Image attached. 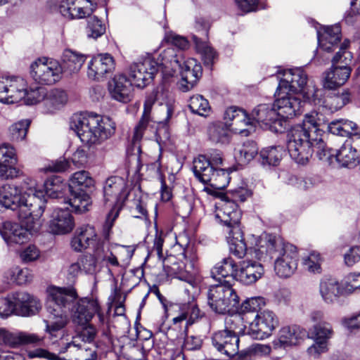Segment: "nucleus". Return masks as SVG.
Segmentation results:
<instances>
[{
  "instance_id": "26",
  "label": "nucleus",
  "mask_w": 360,
  "mask_h": 360,
  "mask_svg": "<svg viewBox=\"0 0 360 360\" xmlns=\"http://www.w3.org/2000/svg\"><path fill=\"white\" fill-rule=\"evenodd\" d=\"M16 302L17 314L30 316L37 314L41 309L40 301L26 292H17L13 295Z\"/></svg>"
},
{
  "instance_id": "1",
  "label": "nucleus",
  "mask_w": 360,
  "mask_h": 360,
  "mask_svg": "<svg viewBox=\"0 0 360 360\" xmlns=\"http://www.w3.org/2000/svg\"><path fill=\"white\" fill-rule=\"evenodd\" d=\"M49 318L44 320L46 332L52 336L62 330L68 323V314H72V321L84 326L89 323L93 316L97 314L100 321H103V315L96 300L83 298L77 300L78 295L72 286L56 287L48 290Z\"/></svg>"
},
{
  "instance_id": "56",
  "label": "nucleus",
  "mask_w": 360,
  "mask_h": 360,
  "mask_svg": "<svg viewBox=\"0 0 360 360\" xmlns=\"http://www.w3.org/2000/svg\"><path fill=\"white\" fill-rule=\"evenodd\" d=\"M321 90L314 86H309L306 91L301 92L302 103L307 102L314 105H323V100L321 99Z\"/></svg>"
},
{
  "instance_id": "37",
  "label": "nucleus",
  "mask_w": 360,
  "mask_h": 360,
  "mask_svg": "<svg viewBox=\"0 0 360 360\" xmlns=\"http://www.w3.org/2000/svg\"><path fill=\"white\" fill-rule=\"evenodd\" d=\"M67 101L68 95L65 91L60 89L46 90L44 105L45 111L47 113H52L63 107Z\"/></svg>"
},
{
  "instance_id": "32",
  "label": "nucleus",
  "mask_w": 360,
  "mask_h": 360,
  "mask_svg": "<svg viewBox=\"0 0 360 360\" xmlns=\"http://www.w3.org/2000/svg\"><path fill=\"white\" fill-rule=\"evenodd\" d=\"M238 266L235 261L231 257L223 259L218 262L211 270V276L213 278L221 281H226V278H231L236 280Z\"/></svg>"
},
{
  "instance_id": "62",
  "label": "nucleus",
  "mask_w": 360,
  "mask_h": 360,
  "mask_svg": "<svg viewBox=\"0 0 360 360\" xmlns=\"http://www.w3.org/2000/svg\"><path fill=\"white\" fill-rule=\"evenodd\" d=\"M345 293H352L360 289V273H352L347 276L343 286Z\"/></svg>"
},
{
  "instance_id": "38",
  "label": "nucleus",
  "mask_w": 360,
  "mask_h": 360,
  "mask_svg": "<svg viewBox=\"0 0 360 360\" xmlns=\"http://www.w3.org/2000/svg\"><path fill=\"white\" fill-rule=\"evenodd\" d=\"M335 160L339 167H352L360 162V156L347 141L338 150Z\"/></svg>"
},
{
  "instance_id": "22",
  "label": "nucleus",
  "mask_w": 360,
  "mask_h": 360,
  "mask_svg": "<svg viewBox=\"0 0 360 360\" xmlns=\"http://www.w3.org/2000/svg\"><path fill=\"white\" fill-rule=\"evenodd\" d=\"M25 229L16 223L11 221H5L3 223L1 228H0V234L7 244H22L27 242L29 239L28 230L37 231L40 228L41 225L36 229H32L27 227V226L20 221Z\"/></svg>"
},
{
  "instance_id": "16",
  "label": "nucleus",
  "mask_w": 360,
  "mask_h": 360,
  "mask_svg": "<svg viewBox=\"0 0 360 360\" xmlns=\"http://www.w3.org/2000/svg\"><path fill=\"white\" fill-rule=\"evenodd\" d=\"M96 7L94 0H62L58 9L65 18L81 19L90 17Z\"/></svg>"
},
{
  "instance_id": "30",
  "label": "nucleus",
  "mask_w": 360,
  "mask_h": 360,
  "mask_svg": "<svg viewBox=\"0 0 360 360\" xmlns=\"http://www.w3.org/2000/svg\"><path fill=\"white\" fill-rule=\"evenodd\" d=\"M264 274V266L260 263L243 261L236 274V280L245 285H250L261 278Z\"/></svg>"
},
{
  "instance_id": "52",
  "label": "nucleus",
  "mask_w": 360,
  "mask_h": 360,
  "mask_svg": "<svg viewBox=\"0 0 360 360\" xmlns=\"http://www.w3.org/2000/svg\"><path fill=\"white\" fill-rule=\"evenodd\" d=\"M105 32V26L96 16L90 17L88 20L86 33L89 37L97 39Z\"/></svg>"
},
{
  "instance_id": "43",
  "label": "nucleus",
  "mask_w": 360,
  "mask_h": 360,
  "mask_svg": "<svg viewBox=\"0 0 360 360\" xmlns=\"http://www.w3.org/2000/svg\"><path fill=\"white\" fill-rule=\"evenodd\" d=\"M46 194L52 198H60L66 191H69V184L63 182L60 177L54 176L44 183Z\"/></svg>"
},
{
  "instance_id": "11",
  "label": "nucleus",
  "mask_w": 360,
  "mask_h": 360,
  "mask_svg": "<svg viewBox=\"0 0 360 360\" xmlns=\"http://www.w3.org/2000/svg\"><path fill=\"white\" fill-rule=\"evenodd\" d=\"M30 75L36 82L51 85L60 80L63 69L56 60L39 58L31 64Z\"/></svg>"
},
{
  "instance_id": "17",
  "label": "nucleus",
  "mask_w": 360,
  "mask_h": 360,
  "mask_svg": "<svg viewBox=\"0 0 360 360\" xmlns=\"http://www.w3.org/2000/svg\"><path fill=\"white\" fill-rule=\"evenodd\" d=\"M278 98L276 99L274 107L278 114V117L283 119L291 118L296 115L302 106L300 94H293L291 93H279L276 91Z\"/></svg>"
},
{
  "instance_id": "33",
  "label": "nucleus",
  "mask_w": 360,
  "mask_h": 360,
  "mask_svg": "<svg viewBox=\"0 0 360 360\" xmlns=\"http://www.w3.org/2000/svg\"><path fill=\"white\" fill-rule=\"evenodd\" d=\"M319 292L321 297L326 303L334 302L340 295L345 294L343 287L333 278L321 280L319 285Z\"/></svg>"
},
{
  "instance_id": "5",
  "label": "nucleus",
  "mask_w": 360,
  "mask_h": 360,
  "mask_svg": "<svg viewBox=\"0 0 360 360\" xmlns=\"http://www.w3.org/2000/svg\"><path fill=\"white\" fill-rule=\"evenodd\" d=\"M0 205L6 209L18 211L20 221L29 229H36L41 224L40 218L44 207L41 199L35 193L22 194L18 186L4 184L0 186Z\"/></svg>"
},
{
  "instance_id": "12",
  "label": "nucleus",
  "mask_w": 360,
  "mask_h": 360,
  "mask_svg": "<svg viewBox=\"0 0 360 360\" xmlns=\"http://www.w3.org/2000/svg\"><path fill=\"white\" fill-rule=\"evenodd\" d=\"M278 324V321L275 314L265 310L255 316L247 333L253 339L263 340L271 335Z\"/></svg>"
},
{
  "instance_id": "42",
  "label": "nucleus",
  "mask_w": 360,
  "mask_h": 360,
  "mask_svg": "<svg viewBox=\"0 0 360 360\" xmlns=\"http://www.w3.org/2000/svg\"><path fill=\"white\" fill-rule=\"evenodd\" d=\"M9 78V94L8 103H14L25 98L27 94L26 84L23 79L20 77Z\"/></svg>"
},
{
  "instance_id": "58",
  "label": "nucleus",
  "mask_w": 360,
  "mask_h": 360,
  "mask_svg": "<svg viewBox=\"0 0 360 360\" xmlns=\"http://www.w3.org/2000/svg\"><path fill=\"white\" fill-rule=\"evenodd\" d=\"M264 304V298L260 297H251L242 303L241 311L245 315L251 312L257 314H259V311Z\"/></svg>"
},
{
  "instance_id": "63",
  "label": "nucleus",
  "mask_w": 360,
  "mask_h": 360,
  "mask_svg": "<svg viewBox=\"0 0 360 360\" xmlns=\"http://www.w3.org/2000/svg\"><path fill=\"white\" fill-rule=\"evenodd\" d=\"M225 330L234 332L238 335V333L241 332L243 329L242 318L237 314L227 316L225 319Z\"/></svg>"
},
{
  "instance_id": "34",
  "label": "nucleus",
  "mask_w": 360,
  "mask_h": 360,
  "mask_svg": "<svg viewBox=\"0 0 360 360\" xmlns=\"http://www.w3.org/2000/svg\"><path fill=\"white\" fill-rule=\"evenodd\" d=\"M157 101V92L153 91L149 94L144 102L143 112L141 119L134 128L133 141H139L143 136V132L150 121V114L152 108Z\"/></svg>"
},
{
  "instance_id": "61",
  "label": "nucleus",
  "mask_w": 360,
  "mask_h": 360,
  "mask_svg": "<svg viewBox=\"0 0 360 360\" xmlns=\"http://www.w3.org/2000/svg\"><path fill=\"white\" fill-rule=\"evenodd\" d=\"M344 262L347 266H353L360 262V245L349 248L344 254Z\"/></svg>"
},
{
  "instance_id": "15",
  "label": "nucleus",
  "mask_w": 360,
  "mask_h": 360,
  "mask_svg": "<svg viewBox=\"0 0 360 360\" xmlns=\"http://www.w3.org/2000/svg\"><path fill=\"white\" fill-rule=\"evenodd\" d=\"M103 194L105 203L122 208L129 195L125 181L119 176L108 178L103 187Z\"/></svg>"
},
{
  "instance_id": "10",
  "label": "nucleus",
  "mask_w": 360,
  "mask_h": 360,
  "mask_svg": "<svg viewBox=\"0 0 360 360\" xmlns=\"http://www.w3.org/2000/svg\"><path fill=\"white\" fill-rule=\"evenodd\" d=\"M165 55L171 56L169 63L172 69L174 71L179 70L181 75L182 82L180 89L183 91H189L196 84L201 75V66L196 63L193 59L186 62L174 53L173 49H168L165 52Z\"/></svg>"
},
{
  "instance_id": "24",
  "label": "nucleus",
  "mask_w": 360,
  "mask_h": 360,
  "mask_svg": "<svg viewBox=\"0 0 360 360\" xmlns=\"http://www.w3.org/2000/svg\"><path fill=\"white\" fill-rule=\"evenodd\" d=\"M306 335V330L300 326L283 327L280 330L278 338L273 342V346L275 349H285L299 344Z\"/></svg>"
},
{
  "instance_id": "54",
  "label": "nucleus",
  "mask_w": 360,
  "mask_h": 360,
  "mask_svg": "<svg viewBox=\"0 0 360 360\" xmlns=\"http://www.w3.org/2000/svg\"><path fill=\"white\" fill-rule=\"evenodd\" d=\"M229 174L224 169H216L209 185L215 189H224L229 183Z\"/></svg>"
},
{
  "instance_id": "7",
  "label": "nucleus",
  "mask_w": 360,
  "mask_h": 360,
  "mask_svg": "<svg viewBox=\"0 0 360 360\" xmlns=\"http://www.w3.org/2000/svg\"><path fill=\"white\" fill-rule=\"evenodd\" d=\"M94 186V181L88 172L82 170L73 174L69 184L70 196L68 203L75 212L89 210L91 205L90 193Z\"/></svg>"
},
{
  "instance_id": "28",
  "label": "nucleus",
  "mask_w": 360,
  "mask_h": 360,
  "mask_svg": "<svg viewBox=\"0 0 360 360\" xmlns=\"http://www.w3.org/2000/svg\"><path fill=\"white\" fill-rule=\"evenodd\" d=\"M319 49L330 53L336 49L341 40V28L338 25L323 27V32L318 31Z\"/></svg>"
},
{
  "instance_id": "18",
  "label": "nucleus",
  "mask_w": 360,
  "mask_h": 360,
  "mask_svg": "<svg viewBox=\"0 0 360 360\" xmlns=\"http://www.w3.org/2000/svg\"><path fill=\"white\" fill-rule=\"evenodd\" d=\"M133 85L124 74H117L109 81L108 91L113 99L127 103L133 98Z\"/></svg>"
},
{
  "instance_id": "29",
  "label": "nucleus",
  "mask_w": 360,
  "mask_h": 360,
  "mask_svg": "<svg viewBox=\"0 0 360 360\" xmlns=\"http://www.w3.org/2000/svg\"><path fill=\"white\" fill-rule=\"evenodd\" d=\"M98 235L93 226H86L72 237L71 247L76 252H82L88 248H94L98 240Z\"/></svg>"
},
{
  "instance_id": "41",
  "label": "nucleus",
  "mask_w": 360,
  "mask_h": 360,
  "mask_svg": "<svg viewBox=\"0 0 360 360\" xmlns=\"http://www.w3.org/2000/svg\"><path fill=\"white\" fill-rule=\"evenodd\" d=\"M350 101V94L347 91L342 93H330L326 96L323 101V107L330 112H335L341 109Z\"/></svg>"
},
{
  "instance_id": "53",
  "label": "nucleus",
  "mask_w": 360,
  "mask_h": 360,
  "mask_svg": "<svg viewBox=\"0 0 360 360\" xmlns=\"http://www.w3.org/2000/svg\"><path fill=\"white\" fill-rule=\"evenodd\" d=\"M314 151H316L320 160L328 162L329 165L333 164L335 154L332 153L331 148H328L323 142V134H321V140L317 141V144L314 145Z\"/></svg>"
},
{
  "instance_id": "21",
  "label": "nucleus",
  "mask_w": 360,
  "mask_h": 360,
  "mask_svg": "<svg viewBox=\"0 0 360 360\" xmlns=\"http://www.w3.org/2000/svg\"><path fill=\"white\" fill-rule=\"evenodd\" d=\"M212 343L221 353L233 357L238 352L239 338L234 332L220 330L212 338Z\"/></svg>"
},
{
  "instance_id": "47",
  "label": "nucleus",
  "mask_w": 360,
  "mask_h": 360,
  "mask_svg": "<svg viewBox=\"0 0 360 360\" xmlns=\"http://www.w3.org/2000/svg\"><path fill=\"white\" fill-rule=\"evenodd\" d=\"M192 39L195 44L197 51L201 53L204 63L210 65L216 57V52L210 44L198 36L193 35Z\"/></svg>"
},
{
  "instance_id": "6",
  "label": "nucleus",
  "mask_w": 360,
  "mask_h": 360,
  "mask_svg": "<svg viewBox=\"0 0 360 360\" xmlns=\"http://www.w3.org/2000/svg\"><path fill=\"white\" fill-rule=\"evenodd\" d=\"M70 128L82 143L91 146L109 139L115 131V124L108 117L74 114L70 122Z\"/></svg>"
},
{
  "instance_id": "64",
  "label": "nucleus",
  "mask_w": 360,
  "mask_h": 360,
  "mask_svg": "<svg viewBox=\"0 0 360 360\" xmlns=\"http://www.w3.org/2000/svg\"><path fill=\"white\" fill-rule=\"evenodd\" d=\"M94 256L97 260L103 261L108 253H110L112 250L108 243L101 240L98 237V240L95 246L93 248Z\"/></svg>"
},
{
  "instance_id": "51",
  "label": "nucleus",
  "mask_w": 360,
  "mask_h": 360,
  "mask_svg": "<svg viewBox=\"0 0 360 360\" xmlns=\"http://www.w3.org/2000/svg\"><path fill=\"white\" fill-rule=\"evenodd\" d=\"M271 352V347L267 345L255 344L240 354L241 360H252L257 355H266Z\"/></svg>"
},
{
  "instance_id": "60",
  "label": "nucleus",
  "mask_w": 360,
  "mask_h": 360,
  "mask_svg": "<svg viewBox=\"0 0 360 360\" xmlns=\"http://www.w3.org/2000/svg\"><path fill=\"white\" fill-rule=\"evenodd\" d=\"M46 95V89L44 87H37L36 89H30L27 91L26 100L29 104H36L39 102H42L43 105H44V99Z\"/></svg>"
},
{
  "instance_id": "48",
  "label": "nucleus",
  "mask_w": 360,
  "mask_h": 360,
  "mask_svg": "<svg viewBox=\"0 0 360 360\" xmlns=\"http://www.w3.org/2000/svg\"><path fill=\"white\" fill-rule=\"evenodd\" d=\"M350 41L348 39L344 40L340 46L339 51L334 55L331 59L333 65H347L349 66L352 63L353 55L352 52L347 50Z\"/></svg>"
},
{
  "instance_id": "4",
  "label": "nucleus",
  "mask_w": 360,
  "mask_h": 360,
  "mask_svg": "<svg viewBox=\"0 0 360 360\" xmlns=\"http://www.w3.org/2000/svg\"><path fill=\"white\" fill-rule=\"evenodd\" d=\"M255 257L263 262L274 259V270L281 278L291 276L297 268V248L272 235L262 236L255 248Z\"/></svg>"
},
{
  "instance_id": "25",
  "label": "nucleus",
  "mask_w": 360,
  "mask_h": 360,
  "mask_svg": "<svg viewBox=\"0 0 360 360\" xmlns=\"http://www.w3.org/2000/svg\"><path fill=\"white\" fill-rule=\"evenodd\" d=\"M179 310L180 314L173 319V323L174 326L180 327L181 323L186 321L181 335H186L188 326L200 320L203 317L204 313L200 310L194 302L183 304L179 307Z\"/></svg>"
},
{
  "instance_id": "46",
  "label": "nucleus",
  "mask_w": 360,
  "mask_h": 360,
  "mask_svg": "<svg viewBox=\"0 0 360 360\" xmlns=\"http://www.w3.org/2000/svg\"><path fill=\"white\" fill-rule=\"evenodd\" d=\"M283 153L281 146H271L264 148L259 153V161L263 165H277Z\"/></svg>"
},
{
  "instance_id": "31",
  "label": "nucleus",
  "mask_w": 360,
  "mask_h": 360,
  "mask_svg": "<svg viewBox=\"0 0 360 360\" xmlns=\"http://www.w3.org/2000/svg\"><path fill=\"white\" fill-rule=\"evenodd\" d=\"M86 59V56L71 49H65L61 56L60 66L63 74L72 75L79 72Z\"/></svg>"
},
{
  "instance_id": "45",
  "label": "nucleus",
  "mask_w": 360,
  "mask_h": 360,
  "mask_svg": "<svg viewBox=\"0 0 360 360\" xmlns=\"http://www.w3.org/2000/svg\"><path fill=\"white\" fill-rule=\"evenodd\" d=\"M4 278L8 282L23 285L32 280L33 274L31 270L27 268L20 269L18 266H14L4 273Z\"/></svg>"
},
{
  "instance_id": "49",
  "label": "nucleus",
  "mask_w": 360,
  "mask_h": 360,
  "mask_svg": "<svg viewBox=\"0 0 360 360\" xmlns=\"http://www.w3.org/2000/svg\"><path fill=\"white\" fill-rule=\"evenodd\" d=\"M188 106L193 113L202 117H206L210 111L207 100L198 94L191 97Z\"/></svg>"
},
{
  "instance_id": "44",
  "label": "nucleus",
  "mask_w": 360,
  "mask_h": 360,
  "mask_svg": "<svg viewBox=\"0 0 360 360\" xmlns=\"http://www.w3.org/2000/svg\"><path fill=\"white\" fill-rule=\"evenodd\" d=\"M257 153L258 147L252 141L244 142L242 146L235 149V157L242 165L250 162Z\"/></svg>"
},
{
  "instance_id": "20",
  "label": "nucleus",
  "mask_w": 360,
  "mask_h": 360,
  "mask_svg": "<svg viewBox=\"0 0 360 360\" xmlns=\"http://www.w3.org/2000/svg\"><path fill=\"white\" fill-rule=\"evenodd\" d=\"M115 68L113 57L109 53H101L94 57L89 63L87 76L93 80H100L111 73Z\"/></svg>"
},
{
  "instance_id": "3",
  "label": "nucleus",
  "mask_w": 360,
  "mask_h": 360,
  "mask_svg": "<svg viewBox=\"0 0 360 360\" xmlns=\"http://www.w3.org/2000/svg\"><path fill=\"white\" fill-rule=\"evenodd\" d=\"M252 193L245 188H238L228 192L222 200L221 208L216 213V218L227 228V241L230 252L238 258H243L247 251L240 225L241 212L238 202H245Z\"/></svg>"
},
{
  "instance_id": "55",
  "label": "nucleus",
  "mask_w": 360,
  "mask_h": 360,
  "mask_svg": "<svg viewBox=\"0 0 360 360\" xmlns=\"http://www.w3.org/2000/svg\"><path fill=\"white\" fill-rule=\"evenodd\" d=\"M333 330L330 323L324 322L319 323L314 327V338L316 340L328 342V340L332 337Z\"/></svg>"
},
{
  "instance_id": "50",
  "label": "nucleus",
  "mask_w": 360,
  "mask_h": 360,
  "mask_svg": "<svg viewBox=\"0 0 360 360\" xmlns=\"http://www.w3.org/2000/svg\"><path fill=\"white\" fill-rule=\"evenodd\" d=\"M30 123V120L25 119L13 124L9 127V135L11 140L14 141L24 140L27 136Z\"/></svg>"
},
{
  "instance_id": "36",
  "label": "nucleus",
  "mask_w": 360,
  "mask_h": 360,
  "mask_svg": "<svg viewBox=\"0 0 360 360\" xmlns=\"http://www.w3.org/2000/svg\"><path fill=\"white\" fill-rule=\"evenodd\" d=\"M216 169L205 155H199L193 162V172L195 177L205 184L210 182Z\"/></svg>"
},
{
  "instance_id": "19",
  "label": "nucleus",
  "mask_w": 360,
  "mask_h": 360,
  "mask_svg": "<svg viewBox=\"0 0 360 360\" xmlns=\"http://www.w3.org/2000/svg\"><path fill=\"white\" fill-rule=\"evenodd\" d=\"M17 162L15 148L8 143L0 146V179H13L20 176L22 172L13 165Z\"/></svg>"
},
{
  "instance_id": "59",
  "label": "nucleus",
  "mask_w": 360,
  "mask_h": 360,
  "mask_svg": "<svg viewBox=\"0 0 360 360\" xmlns=\"http://www.w3.org/2000/svg\"><path fill=\"white\" fill-rule=\"evenodd\" d=\"M77 261L81 266L82 271L87 274H94L96 273L97 259L93 255L89 254L81 256Z\"/></svg>"
},
{
  "instance_id": "39",
  "label": "nucleus",
  "mask_w": 360,
  "mask_h": 360,
  "mask_svg": "<svg viewBox=\"0 0 360 360\" xmlns=\"http://www.w3.org/2000/svg\"><path fill=\"white\" fill-rule=\"evenodd\" d=\"M231 131L227 123L217 122L207 128L209 139L215 143L226 144L230 141Z\"/></svg>"
},
{
  "instance_id": "57",
  "label": "nucleus",
  "mask_w": 360,
  "mask_h": 360,
  "mask_svg": "<svg viewBox=\"0 0 360 360\" xmlns=\"http://www.w3.org/2000/svg\"><path fill=\"white\" fill-rule=\"evenodd\" d=\"M322 259L320 254L316 252H311L303 260V265L306 270L311 273H320Z\"/></svg>"
},
{
  "instance_id": "23",
  "label": "nucleus",
  "mask_w": 360,
  "mask_h": 360,
  "mask_svg": "<svg viewBox=\"0 0 360 360\" xmlns=\"http://www.w3.org/2000/svg\"><path fill=\"white\" fill-rule=\"evenodd\" d=\"M49 227L53 234L69 233L75 227L73 217L68 210L56 209L51 214Z\"/></svg>"
},
{
  "instance_id": "8",
  "label": "nucleus",
  "mask_w": 360,
  "mask_h": 360,
  "mask_svg": "<svg viewBox=\"0 0 360 360\" xmlns=\"http://www.w3.org/2000/svg\"><path fill=\"white\" fill-rule=\"evenodd\" d=\"M207 296V304L215 313L224 314L238 308L239 296L229 281L210 285Z\"/></svg>"
},
{
  "instance_id": "14",
  "label": "nucleus",
  "mask_w": 360,
  "mask_h": 360,
  "mask_svg": "<svg viewBox=\"0 0 360 360\" xmlns=\"http://www.w3.org/2000/svg\"><path fill=\"white\" fill-rule=\"evenodd\" d=\"M158 70V63L150 58H147L142 62L131 65L129 73L133 84L138 88H143L152 82Z\"/></svg>"
},
{
  "instance_id": "9",
  "label": "nucleus",
  "mask_w": 360,
  "mask_h": 360,
  "mask_svg": "<svg viewBox=\"0 0 360 360\" xmlns=\"http://www.w3.org/2000/svg\"><path fill=\"white\" fill-rule=\"evenodd\" d=\"M60 349L59 354H65L64 356H59L44 349H37L29 352L31 358L41 357L49 360H96L97 353L94 347H89L85 343L79 345L75 340L70 342H64L63 339L58 342Z\"/></svg>"
},
{
  "instance_id": "35",
  "label": "nucleus",
  "mask_w": 360,
  "mask_h": 360,
  "mask_svg": "<svg viewBox=\"0 0 360 360\" xmlns=\"http://www.w3.org/2000/svg\"><path fill=\"white\" fill-rule=\"evenodd\" d=\"M250 117L252 122L270 125L276 122L278 114L271 103H262L257 105L251 112Z\"/></svg>"
},
{
  "instance_id": "27",
  "label": "nucleus",
  "mask_w": 360,
  "mask_h": 360,
  "mask_svg": "<svg viewBox=\"0 0 360 360\" xmlns=\"http://www.w3.org/2000/svg\"><path fill=\"white\" fill-rule=\"evenodd\" d=\"M352 68L347 65H333L325 72L323 87L335 89L345 84L350 77Z\"/></svg>"
},
{
  "instance_id": "2",
  "label": "nucleus",
  "mask_w": 360,
  "mask_h": 360,
  "mask_svg": "<svg viewBox=\"0 0 360 360\" xmlns=\"http://www.w3.org/2000/svg\"><path fill=\"white\" fill-rule=\"evenodd\" d=\"M325 119L317 112L305 115L302 124L292 127L288 132L287 148L290 156L297 164L306 165L314 153V145L323 134Z\"/></svg>"
},
{
  "instance_id": "40",
  "label": "nucleus",
  "mask_w": 360,
  "mask_h": 360,
  "mask_svg": "<svg viewBox=\"0 0 360 360\" xmlns=\"http://www.w3.org/2000/svg\"><path fill=\"white\" fill-rule=\"evenodd\" d=\"M228 126L231 132L244 136H248L251 131H254V123L250 115L248 116L245 111L239 112V115L234 121L228 124Z\"/></svg>"
},
{
  "instance_id": "13",
  "label": "nucleus",
  "mask_w": 360,
  "mask_h": 360,
  "mask_svg": "<svg viewBox=\"0 0 360 360\" xmlns=\"http://www.w3.org/2000/svg\"><path fill=\"white\" fill-rule=\"evenodd\" d=\"M282 77L279 78L277 91L279 95L282 93H291L300 94L307 84V74L300 68L285 70L281 72Z\"/></svg>"
}]
</instances>
